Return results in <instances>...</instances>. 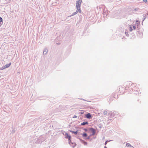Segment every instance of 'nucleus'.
<instances>
[{"label":"nucleus","mask_w":148,"mask_h":148,"mask_svg":"<svg viewBox=\"0 0 148 148\" xmlns=\"http://www.w3.org/2000/svg\"><path fill=\"white\" fill-rule=\"evenodd\" d=\"M77 117V116L76 115H74L73 117L74 118H76Z\"/></svg>","instance_id":"obj_31"},{"label":"nucleus","mask_w":148,"mask_h":148,"mask_svg":"<svg viewBox=\"0 0 148 148\" xmlns=\"http://www.w3.org/2000/svg\"><path fill=\"white\" fill-rule=\"evenodd\" d=\"M81 135L83 137V138L85 140H86V138L87 137V136H88V135L85 132H83V133Z\"/></svg>","instance_id":"obj_6"},{"label":"nucleus","mask_w":148,"mask_h":148,"mask_svg":"<svg viewBox=\"0 0 148 148\" xmlns=\"http://www.w3.org/2000/svg\"><path fill=\"white\" fill-rule=\"evenodd\" d=\"M108 115L109 116H112V112H110L108 113Z\"/></svg>","instance_id":"obj_19"},{"label":"nucleus","mask_w":148,"mask_h":148,"mask_svg":"<svg viewBox=\"0 0 148 148\" xmlns=\"http://www.w3.org/2000/svg\"><path fill=\"white\" fill-rule=\"evenodd\" d=\"M85 116L86 118L88 119H90L92 118V115L89 113L86 114Z\"/></svg>","instance_id":"obj_7"},{"label":"nucleus","mask_w":148,"mask_h":148,"mask_svg":"<svg viewBox=\"0 0 148 148\" xmlns=\"http://www.w3.org/2000/svg\"><path fill=\"white\" fill-rule=\"evenodd\" d=\"M70 142H69V144H70L71 143H73L71 142V139H70Z\"/></svg>","instance_id":"obj_33"},{"label":"nucleus","mask_w":148,"mask_h":148,"mask_svg":"<svg viewBox=\"0 0 148 148\" xmlns=\"http://www.w3.org/2000/svg\"><path fill=\"white\" fill-rule=\"evenodd\" d=\"M129 31L130 32L132 31V30H133V28H132V25H130L129 26Z\"/></svg>","instance_id":"obj_14"},{"label":"nucleus","mask_w":148,"mask_h":148,"mask_svg":"<svg viewBox=\"0 0 148 148\" xmlns=\"http://www.w3.org/2000/svg\"><path fill=\"white\" fill-rule=\"evenodd\" d=\"M104 148H107V147L106 146H105Z\"/></svg>","instance_id":"obj_39"},{"label":"nucleus","mask_w":148,"mask_h":148,"mask_svg":"<svg viewBox=\"0 0 148 148\" xmlns=\"http://www.w3.org/2000/svg\"><path fill=\"white\" fill-rule=\"evenodd\" d=\"M77 14V13L76 12H73L71 15L70 16H68V17H71L72 16H74L76 14Z\"/></svg>","instance_id":"obj_18"},{"label":"nucleus","mask_w":148,"mask_h":148,"mask_svg":"<svg viewBox=\"0 0 148 148\" xmlns=\"http://www.w3.org/2000/svg\"><path fill=\"white\" fill-rule=\"evenodd\" d=\"M80 114H83V112H80Z\"/></svg>","instance_id":"obj_38"},{"label":"nucleus","mask_w":148,"mask_h":148,"mask_svg":"<svg viewBox=\"0 0 148 148\" xmlns=\"http://www.w3.org/2000/svg\"><path fill=\"white\" fill-rule=\"evenodd\" d=\"M65 136H66L65 137V138H66L68 139L69 141L70 142V139H71V136L69 135L67 133H65Z\"/></svg>","instance_id":"obj_4"},{"label":"nucleus","mask_w":148,"mask_h":148,"mask_svg":"<svg viewBox=\"0 0 148 148\" xmlns=\"http://www.w3.org/2000/svg\"><path fill=\"white\" fill-rule=\"evenodd\" d=\"M140 22L138 21H137V20H136V24H138V23Z\"/></svg>","instance_id":"obj_29"},{"label":"nucleus","mask_w":148,"mask_h":148,"mask_svg":"<svg viewBox=\"0 0 148 148\" xmlns=\"http://www.w3.org/2000/svg\"><path fill=\"white\" fill-rule=\"evenodd\" d=\"M69 131L72 133H74L75 135H76L77 134L78 130H77L76 131H74L69 130Z\"/></svg>","instance_id":"obj_10"},{"label":"nucleus","mask_w":148,"mask_h":148,"mask_svg":"<svg viewBox=\"0 0 148 148\" xmlns=\"http://www.w3.org/2000/svg\"><path fill=\"white\" fill-rule=\"evenodd\" d=\"M143 1L145 3H146L147 2V0H143Z\"/></svg>","instance_id":"obj_30"},{"label":"nucleus","mask_w":148,"mask_h":148,"mask_svg":"<svg viewBox=\"0 0 148 148\" xmlns=\"http://www.w3.org/2000/svg\"><path fill=\"white\" fill-rule=\"evenodd\" d=\"M85 131V132H86L88 131V130L86 128H84L83 129Z\"/></svg>","instance_id":"obj_28"},{"label":"nucleus","mask_w":148,"mask_h":148,"mask_svg":"<svg viewBox=\"0 0 148 148\" xmlns=\"http://www.w3.org/2000/svg\"><path fill=\"white\" fill-rule=\"evenodd\" d=\"M99 127H100V126H99Z\"/></svg>","instance_id":"obj_42"},{"label":"nucleus","mask_w":148,"mask_h":148,"mask_svg":"<svg viewBox=\"0 0 148 148\" xmlns=\"http://www.w3.org/2000/svg\"><path fill=\"white\" fill-rule=\"evenodd\" d=\"M132 28L133 29H134L135 30L136 29V27L135 26H133V25H132Z\"/></svg>","instance_id":"obj_26"},{"label":"nucleus","mask_w":148,"mask_h":148,"mask_svg":"<svg viewBox=\"0 0 148 148\" xmlns=\"http://www.w3.org/2000/svg\"><path fill=\"white\" fill-rule=\"evenodd\" d=\"M3 21V19L0 16V23Z\"/></svg>","instance_id":"obj_27"},{"label":"nucleus","mask_w":148,"mask_h":148,"mask_svg":"<svg viewBox=\"0 0 148 148\" xmlns=\"http://www.w3.org/2000/svg\"><path fill=\"white\" fill-rule=\"evenodd\" d=\"M80 99L81 100H84V101H86V100H85L84 99H83L82 98H81Z\"/></svg>","instance_id":"obj_36"},{"label":"nucleus","mask_w":148,"mask_h":148,"mask_svg":"<svg viewBox=\"0 0 148 148\" xmlns=\"http://www.w3.org/2000/svg\"><path fill=\"white\" fill-rule=\"evenodd\" d=\"M138 8H136L135 9V11H137L138 10Z\"/></svg>","instance_id":"obj_32"},{"label":"nucleus","mask_w":148,"mask_h":148,"mask_svg":"<svg viewBox=\"0 0 148 148\" xmlns=\"http://www.w3.org/2000/svg\"><path fill=\"white\" fill-rule=\"evenodd\" d=\"M48 52V50L47 49L45 48L44 49V51L43 52V54H46Z\"/></svg>","instance_id":"obj_13"},{"label":"nucleus","mask_w":148,"mask_h":148,"mask_svg":"<svg viewBox=\"0 0 148 148\" xmlns=\"http://www.w3.org/2000/svg\"><path fill=\"white\" fill-rule=\"evenodd\" d=\"M80 140L81 143L85 145H87V143L84 140H82V139H79Z\"/></svg>","instance_id":"obj_8"},{"label":"nucleus","mask_w":148,"mask_h":148,"mask_svg":"<svg viewBox=\"0 0 148 148\" xmlns=\"http://www.w3.org/2000/svg\"><path fill=\"white\" fill-rule=\"evenodd\" d=\"M108 120L109 121H111L112 120V119H111L108 118Z\"/></svg>","instance_id":"obj_35"},{"label":"nucleus","mask_w":148,"mask_h":148,"mask_svg":"<svg viewBox=\"0 0 148 148\" xmlns=\"http://www.w3.org/2000/svg\"><path fill=\"white\" fill-rule=\"evenodd\" d=\"M65 133H66V132H63V134L64 135H65Z\"/></svg>","instance_id":"obj_34"},{"label":"nucleus","mask_w":148,"mask_h":148,"mask_svg":"<svg viewBox=\"0 0 148 148\" xmlns=\"http://www.w3.org/2000/svg\"><path fill=\"white\" fill-rule=\"evenodd\" d=\"M103 114L105 115H106L107 114V112L106 111H104L103 112Z\"/></svg>","instance_id":"obj_24"},{"label":"nucleus","mask_w":148,"mask_h":148,"mask_svg":"<svg viewBox=\"0 0 148 148\" xmlns=\"http://www.w3.org/2000/svg\"><path fill=\"white\" fill-rule=\"evenodd\" d=\"M125 34H126V35L127 36H129V34H128V32H125Z\"/></svg>","instance_id":"obj_23"},{"label":"nucleus","mask_w":148,"mask_h":148,"mask_svg":"<svg viewBox=\"0 0 148 148\" xmlns=\"http://www.w3.org/2000/svg\"><path fill=\"white\" fill-rule=\"evenodd\" d=\"M1 26V24H0V26Z\"/></svg>","instance_id":"obj_41"},{"label":"nucleus","mask_w":148,"mask_h":148,"mask_svg":"<svg viewBox=\"0 0 148 148\" xmlns=\"http://www.w3.org/2000/svg\"><path fill=\"white\" fill-rule=\"evenodd\" d=\"M103 14H106V12H103Z\"/></svg>","instance_id":"obj_37"},{"label":"nucleus","mask_w":148,"mask_h":148,"mask_svg":"<svg viewBox=\"0 0 148 148\" xmlns=\"http://www.w3.org/2000/svg\"><path fill=\"white\" fill-rule=\"evenodd\" d=\"M99 127H100V126H99Z\"/></svg>","instance_id":"obj_43"},{"label":"nucleus","mask_w":148,"mask_h":148,"mask_svg":"<svg viewBox=\"0 0 148 148\" xmlns=\"http://www.w3.org/2000/svg\"><path fill=\"white\" fill-rule=\"evenodd\" d=\"M111 141V140H109V141L108 140H107V141H106L105 142V143H104L105 145H106V144H107V142H110V141Z\"/></svg>","instance_id":"obj_25"},{"label":"nucleus","mask_w":148,"mask_h":148,"mask_svg":"<svg viewBox=\"0 0 148 148\" xmlns=\"http://www.w3.org/2000/svg\"><path fill=\"white\" fill-rule=\"evenodd\" d=\"M130 82H127L125 84H126V87H125V86H124L125 87V90H127V88H130V89H132V88H134L135 87H136V84H131V85L130 86V87H128L130 85Z\"/></svg>","instance_id":"obj_1"},{"label":"nucleus","mask_w":148,"mask_h":148,"mask_svg":"<svg viewBox=\"0 0 148 148\" xmlns=\"http://www.w3.org/2000/svg\"><path fill=\"white\" fill-rule=\"evenodd\" d=\"M43 140H44V139H42V137L40 136L38 138L37 140L36 141L35 143L37 144L41 143Z\"/></svg>","instance_id":"obj_3"},{"label":"nucleus","mask_w":148,"mask_h":148,"mask_svg":"<svg viewBox=\"0 0 148 148\" xmlns=\"http://www.w3.org/2000/svg\"><path fill=\"white\" fill-rule=\"evenodd\" d=\"M132 90H134V91H137L138 90V88H137L135 87L134 88H132Z\"/></svg>","instance_id":"obj_17"},{"label":"nucleus","mask_w":148,"mask_h":148,"mask_svg":"<svg viewBox=\"0 0 148 148\" xmlns=\"http://www.w3.org/2000/svg\"><path fill=\"white\" fill-rule=\"evenodd\" d=\"M82 2V0H78L76 2V7L77 8L80 9L81 4Z\"/></svg>","instance_id":"obj_2"},{"label":"nucleus","mask_w":148,"mask_h":148,"mask_svg":"<svg viewBox=\"0 0 148 148\" xmlns=\"http://www.w3.org/2000/svg\"><path fill=\"white\" fill-rule=\"evenodd\" d=\"M5 69V67H4V66H3L1 68H0V70H3L4 69Z\"/></svg>","instance_id":"obj_22"},{"label":"nucleus","mask_w":148,"mask_h":148,"mask_svg":"<svg viewBox=\"0 0 148 148\" xmlns=\"http://www.w3.org/2000/svg\"><path fill=\"white\" fill-rule=\"evenodd\" d=\"M88 121L84 122L81 124V125H88Z\"/></svg>","instance_id":"obj_11"},{"label":"nucleus","mask_w":148,"mask_h":148,"mask_svg":"<svg viewBox=\"0 0 148 148\" xmlns=\"http://www.w3.org/2000/svg\"><path fill=\"white\" fill-rule=\"evenodd\" d=\"M91 136H92L91 134H90V136H88V137L87 136V137L86 138V139H90V137Z\"/></svg>","instance_id":"obj_20"},{"label":"nucleus","mask_w":148,"mask_h":148,"mask_svg":"<svg viewBox=\"0 0 148 148\" xmlns=\"http://www.w3.org/2000/svg\"><path fill=\"white\" fill-rule=\"evenodd\" d=\"M89 130L92 132V135H94L95 134V130L93 128L91 127L90 128Z\"/></svg>","instance_id":"obj_5"},{"label":"nucleus","mask_w":148,"mask_h":148,"mask_svg":"<svg viewBox=\"0 0 148 148\" xmlns=\"http://www.w3.org/2000/svg\"><path fill=\"white\" fill-rule=\"evenodd\" d=\"M126 146L127 147H133L131 145L130 143H127L126 144Z\"/></svg>","instance_id":"obj_15"},{"label":"nucleus","mask_w":148,"mask_h":148,"mask_svg":"<svg viewBox=\"0 0 148 148\" xmlns=\"http://www.w3.org/2000/svg\"><path fill=\"white\" fill-rule=\"evenodd\" d=\"M77 10H76V12H75L77 13H77L78 12H79V13H81V9H79H79L77 8Z\"/></svg>","instance_id":"obj_16"},{"label":"nucleus","mask_w":148,"mask_h":148,"mask_svg":"<svg viewBox=\"0 0 148 148\" xmlns=\"http://www.w3.org/2000/svg\"><path fill=\"white\" fill-rule=\"evenodd\" d=\"M148 15V13H147L145 15L146 16V15Z\"/></svg>","instance_id":"obj_40"},{"label":"nucleus","mask_w":148,"mask_h":148,"mask_svg":"<svg viewBox=\"0 0 148 148\" xmlns=\"http://www.w3.org/2000/svg\"><path fill=\"white\" fill-rule=\"evenodd\" d=\"M11 64V63H9V64H5L4 66V67H5V69L6 68H8L9 67Z\"/></svg>","instance_id":"obj_12"},{"label":"nucleus","mask_w":148,"mask_h":148,"mask_svg":"<svg viewBox=\"0 0 148 148\" xmlns=\"http://www.w3.org/2000/svg\"><path fill=\"white\" fill-rule=\"evenodd\" d=\"M112 113V116H114L116 115H117L118 114V112L116 111H114Z\"/></svg>","instance_id":"obj_9"},{"label":"nucleus","mask_w":148,"mask_h":148,"mask_svg":"<svg viewBox=\"0 0 148 148\" xmlns=\"http://www.w3.org/2000/svg\"><path fill=\"white\" fill-rule=\"evenodd\" d=\"M146 18V15L145 16H144L143 17V21Z\"/></svg>","instance_id":"obj_21"}]
</instances>
